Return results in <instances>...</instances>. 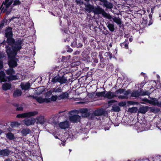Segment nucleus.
I'll return each mask as SVG.
<instances>
[{
  "label": "nucleus",
  "instance_id": "obj_1",
  "mask_svg": "<svg viewBox=\"0 0 161 161\" xmlns=\"http://www.w3.org/2000/svg\"><path fill=\"white\" fill-rule=\"evenodd\" d=\"M20 42L16 43L15 45L13 46V51H11V47L8 46H6V52L9 59L8 64L10 67H15L17 65V61L18 60L15 58L17 54V52L21 49Z\"/></svg>",
  "mask_w": 161,
  "mask_h": 161
},
{
  "label": "nucleus",
  "instance_id": "obj_2",
  "mask_svg": "<svg viewBox=\"0 0 161 161\" xmlns=\"http://www.w3.org/2000/svg\"><path fill=\"white\" fill-rule=\"evenodd\" d=\"M7 74L9 76L8 77L5 76V74L4 72L1 71L0 72V82L6 81L8 80H11L17 79L18 77L16 75H13L15 74V71L13 68L10 67L6 71Z\"/></svg>",
  "mask_w": 161,
  "mask_h": 161
},
{
  "label": "nucleus",
  "instance_id": "obj_3",
  "mask_svg": "<svg viewBox=\"0 0 161 161\" xmlns=\"http://www.w3.org/2000/svg\"><path fill=\"white\" fill-rule=\"evenodd\" d=\"M66 111L61 112L60 113L61 115L66 116V114H69V120L73 123H76L79 122L80 119V117L77 114H79L78 110H74L71 111L69 113L67 114Z\"/></svg>",
  "mask_w": 161,
  "mask_h": 161
},
{
  "label": "nucleus",
  "instance_id": "obj_4",
  "mask_svg": "<svg viewBox=\"0 0 161 161\" xmlns=\"http://www.w3.org/2000/svg\"><path fill=\"white\" fill-rule=\"evenodd\" d=\"M38 114L37 111H30L24 113L17 114V118H26L34 116Z\"/></svg>",
  "mask_w": 161,
  "mask_h": 161
},
{
  "label": "nucleus",
  "instance_id": "obj_5",
  "mask_svg": "<svg viewBox=\"0 0 161 161\" xmlns=\"http://www.w3.org/2000/svg\"><path fill=\"white\" fill-rule=\"evenodd\" d=\"M150 94V92L147 91H142L140 92L138 91H134L131 93V96L135 97H138L140 96L149 95Z\"/></svg>",
  "mask_w": 161,
  "mask_h": 161
},
{
  "label": "nucleus",
  "instance_id": "obj_6",
  "mask_svg": "<svg viewBox=\"0 0 161 161\" xmlns=\"http://www.w3.org/2000/svg\"><path fill=\"white\" fill-rule=\"evenodd\" d=\"M144 124H141L139 122L136 123L134 126V129L137 130V132L146 130L147 129L144 128Z\"/></svg>",
  "mask_w": 161,
  "mask_h": 161
},
{
  "label": "nucleus",
  "instance_id": "obj_7",
  "mask_svg": "<svg viewBox=\"0 0 161 161\" xmlns=\"http://www.w3.org/2000/svg\"><path fill=\"white\" fill-rule=\"evenodd\" d=\"M20 42L21 46L22 47V42L21 40H18L16 42L14 41V39L12 38V37H8L6 42L9 45L12 46V48H11V51H13V46L15 45L16 43L18 42Z\"/></svg>",
  "mask_w": 161,
  "mask_h": 161
},
{
  "label": "nucleus",
  "instance_id": "obj_8",
  "mask_svg": "<svg viewBox=\"0 0 161 161\" xmlns=\"http://www.w3.org/2000/svg\"><path fill=\"white\" fill-rule=\"evenodd\" d=\"M25 125L27 126L33 125L35 123V119L34 118L25 119L23 121Z\"/></svg>",
  "mask_w": 161,
  "mask_h": 161
},
{
  "label": "nucleus",
  "instance_id": "obj_9",
  "mask_svg": "<svg viewBox=\"0 0 161 161\" xmlns=\"http://www.w3.org/2000/svg\"><path fill=\"white\" fill-rule=\"evenodd\" d=\"M13 0H5V1L3 2V4L5 6V9L4 10V11H6L7 13H9L10 10L8 11V10L9 8V6L13 3Z\"/></svg>",
  "mask_w": 161,
  "mask_h": 161
},
{
  "label": "nucleus",
  "instance_id": "obj_10",
  "mask_svg": "<svg viewBox=\"0 0 161 161\" xmlns=\"http://www.w3.org/2000/svg\"><path fill=\"white\" fill-rule=\"evenodd\" d=\"M55 80L61 84H63L66 82L67 79L64 75L62 76H58L55 78Z\"/></svg>",
  "mask_w": 161,
  "mask_h": 161
},
{
  "label": "nucleus",
  "instance_id": "obj_11",
  "mask_svg": "<svg viewBox=\"0 0 161 161\" xmlns=\"http://www.w3.org/2000/svg\"><path fill=\"white\" fill-rule=\"evenodd\" d=\"M59 126L62 129H65L68 128L69 126V122L67 121H65L61 122L59 124Z\"/></svg>",
  "mask_w": 161,
  "mask_h": 161
},
{
  "label": "nucleus",
  "instance_id": "obj_12",
  "mask_svg": "<svg viewBox=\"0 0 161 161\" xmlns=\"http://www.w3.org/2000/svg\"><path fill=\"white\" fill-rule=\"evenodd\" d=\"M5 33L6 37H12V28L10 27L7 28L5 31Z\"/></svg>",
  "mask_w": 161,
  "mask_h": 161
},
{
  "label": "nucleus",
  "instance_id": "obj_13",
  "mask_svg": "<svg viewBox=\"0 0 161 161\" xmlns=\"http://www.w3.org/2000/svg\"><path fill=\"white\" fill-rule=\"evenodd\" d=\"M116 97L114 93L111 92H107L106 91L105 97L108 99H111L114 98Z\"/></svg>",
  "mask_w": 161,
  "mask_h": 161
},
{
  "label": "nucleus",
  "instance_id": "obj_14",
  "mask_svg": "<svg viewBox=\"0 0 161 161\" xmlns=\"http://www.w3.org/2000/svg\"><path fill=\"white\" fill-rule=\"evenodd\" d=\"M35 119V120H36V123L37 124H43L44 121V117L43 116L41 115L37 117Z\"/></svg>",
  "mask_w": 161,
  "mask_h": 161
},
{
  "label": "nucleus",
  "instance_id": "obj_15",
  "mask_svg": "<svg viewBox=\"0 0 161 161\" xmlns=\"http://www.w3.org/2000/svg\"><path fill=\"white\" fill-rule=\"evenodd\" d=\"M36 99L39 103H42L44 102L48 103L49 101V100H50V99H47V98H43L41 97H37Z\"/></svg>",
  "mask_w": 161,
  "mask_h": 161
},
{
  "label": "nucleus",
  "instance_id": "obj_16",
  "mask_svg": "<svg viewBox=\"0 0 161 161\" xmlns=\"http://www.w3.org/2000/svg\"><path fill=\"white\" fill-rule=\"evenodd\" d=\"M9 152L7 149L0 150V156H7L9 154Z\"/></svg>",
  "mask_w": 161,
  "mask_h": 161
},
{
  "label": "nucleus",
  "instance_id": "obj_17",
  "mask_svg": "<svg viewBox=\"0 0 161 161\" xmlns=\"http://www.w3.org/2000/svg\"><path fill=\"white\" fill-rule=\"evenodd\" d=\"M79 113H82L81 116L83 117H87L88 116V110L87 108H82L78 110Z\"/></svg>",
  "mask_w": 161,
  "mask_h": 161
},
{
  "label": "nucleus",
  "instance_id": "obj_18",
  "mask_svg": "<svg viewBox=\"0 0 161 161\" xmlns=\"http://www.w3.org/2000/svg\"><path fill=\"white\" fill-rule=\"evenodd\" d=\"M20 86L22 90H27L30 86V84L29 83H21Z\"/></svg>",
  "mask_w": 161,
  "mask_h": 161
},
{
  "label": "nucleus",
  "instance_id": "obj_19",
  "mask_svg": "<svg viewBox=\"0 0 161 161\" xmlns=\"http://www.w3.org/2000/svg\"><path fill=\"white\" fill-rule=\"evenodd\" d=\"M152 105L154 106H157L158 107H161V102L159 101L156 98H153V100Z\"/></svg>",
  "mask_w": 161,
  "mask_h": 161
},
{
  "label": "nucleus",
  "instance_id": "obj_20",
  "mask_svg": "<svg viewBox=\"0 0 161 161\" xmlns=\"http://www.w3.org/2000/svg\"><path fill=\"white\" fill-rule=\"evenodd\" d=\"M11 86L10 84L6 83L4 84L2 86V88L4 90L6 91L10 89Z\"/></svg>",
  "mask_w": 161,
  "mask_h": 161
},
{
  "label": "nucleus",
  "instance_id": "obj_21",
  "mask_svg": "<svg viewBox=\"0 0 161 161\" xmlns=\"http://www.w3.org/2000/svg\"><path fill=\"white\" fill-rule=\"evenodd\" d=\"M148 108V107L147 106L142 107H140L139 109V113L142 114H145L147 111Z\"/></svg>",
  "mask_w": 161,
  "mask_h": 161
},
{
  "label": "nucleus",
  "instance_id": "obj_22",
  "mask_svg": "<svg viewBox=\"0 0 161 161\" xmlns=\"http://www.w3.org/2000/svg\"><path fill=\"white\" fill-rule=\"evenodd\" d=\"M31 132V130L28 128L24 129L21 131L22 134L23 136H26L29 134Z\"/></svg>",
  "mask_w": 161,
  "mask_h": 161
},
{
  "label": "nucleus",
  "instance_id": "obj_23",
  "mask_svg": "<svg viewBox=\"0 0 161 161\" xmlns=\"http://www.w3.org/2000/svg\"><path fill=\"white\" fill-rule=\"evenodd\" d=\"M103 10L102 8H94L93 11L95 14H99L102 13Z\"/></svg>",
  "mask_w": 161,
  "mask_h": 161
},
{
  "label": "nucleus",
  "instance_id": "obj_24",
  "mask_svg": "<svg viewBox=\"0 0 161 161\" xmlns=\"http://www.w3.org/2000/svg\"><path fill=\"white\" fill-rule=\"evenodd\" d=\"M22 94L21 91L19 90H15L13 94V96L14 97H16L20 96Z\"/></svg>",
  "mask_w": 161,
  "mask_h": 161
},
{
  "label": "nucleus",
  "instance_id": "obj_25",
  "mask_svg": "<svg viewBox=\"0 0 161 161\" xmlns=\"http://www.w3.org/2000/svg\"><path fill=\"white\" fill-rule=\"evenodd\" d=\"M86 10L88 12H90L92 11H93L94 9L93 6L89 5H87L86 6Z\"/></svg>",
  "mask_w": 161,
  "mask_h": 161
},
{
  "label": "nucleus",
  "instance_id": "obj_26",
  "mask_svg": "<svg viewBox=\"0 0 161 161\" xmlns=\"http://www.w3.org/2000/svg\"><path fill=\"white\" fill-rule=\"evenodd\" d=\"M147 21L146 19L143 18V20L141 24V26L145 27L147 26Z\"/></svg>",
  "mask_w": 161,
  "mask_h": 161
},
{
  "label": "nucleus",
  "instance_id": "obj_27",
  "mask_svg": "<svg viewBox=\"0 0 161 161\" xmlns=\"http://www.w3.org/2000/svg\"><path fill=\"white\" fill-rule=\"evenodd\" d=\"M113 20L118 25H121L122 22L120 19L118 18L115 17L113 19Z\"/></svg>",
  "mask_w": 161,
  "mask_h": 161
},
{
  "label": "nucleus",
  "instance_id": "obj_28",
  "mask_svg": "<svg viewBox=\"0 0 161 161\" xmlns=\"http://www.w3.org/2000/svg\"><path fill=\"white\" fill-rule=\"evenodd\" d=\"M103 16L108 19H110L111 18V16L109 14L106 13L104 10H103L102 13H101Z\"/></svg>",
  "mask_w": 161,
  "mask_h": 161
},
{
  "label": "nucleus",
  "instance_id": "obj_29",
  "mask_svg": "<svg viewBox=\"0 0 161 161\" xmlns=\"http://www.w3.org/2000/svg\"><path fill=\"white\" fill-rule=\"evenodd\" d=\"M127 41V39H125V41L124 42L121 43L120 44V46L122 47L125 48L126 49H128V43L126 42Z\"/></svg>",
  "mask_w": 161,
  "mask_h": 161
},
{
  "label": "nucleus",
  "instance_id": "obj_30",
  "mask_svg": "<svg viewBox=\"0 0 161 161\" xmlns=\"http://www.w3.org/2000/svg\"><path fill=\"white\" fill-rule=\"evenodd\" d=\"M6 135L7 138L9 140L14 139V135L10 132L6 134Z\"/></svg>",
  "mask_w": 161,
  "mask_h": 161
},
{
  "label": "nucleus",
  "instance_id": "obj_31",
  "mask_svg": "<svg viewBox=\"0 0 161 161\" xmlns=\"http://www.w3.org/2000/svg\"><path fill=\"white\" fill-rule=\"evenodd\" d=\"M103 5L106 8L109 9H111L113 7V5L107 1H106L105 3H103Z\"/></svg>",
  "mask_w": 161,
  "mask_h": 161
},
{
  "label": "nucleus",
  "instance_id": "obj_32",
  "mask_svg": "<svg viewBox=\"0 0 161 161\" xmlns=\"http://www.w3.org/2000/svg\"><path fill=\"white\" fill-rule=\"evenodd\" d=\"M94 114L96 116H100L103 114V111L101 109H98L95 111Z\"/></svg>",
  "mask_w": 161,
  "mask_h": 161
},
{
  "label": "nucleus",
  "instance_id": "obj_33",
  "mask_svg": "<svg viewBox=\"0 0 161 161\" xmlns=\"http://www.w3.org/2000/svg\"><path fill=\"white\" fill-rule=\"evenodd\" d=\"M68 96V94L67 93H63L59 96L58 98L59 99H64L67 97Z\"/></svg>",
  "mask_w": 161,
  "mask_h": 161
},
{
  "label": "nucleus",
  "instance_id": "obj_34",
  "mask_svg": "<svg viewBox=\"0 0 161 161\" xmlns=\"http://www.w3.org/2000/svg\"><path fill=\"white\" fill-rule=\"evenodd\" d=\"M107 27L111 31H113L114 30V26L112 24H108L107 25Z\"/></svg>",
  "mask_w": 161,
  "mask_h": 161
},
{
  "label": "nucleus",
  "instance_id": "obj_35",
  "mask_svg": "<svg viewBox=\"0 0 161 161\" xmlns=\"http://www.w3.org/2000/svg\"><path fill=\"white\" fill-rule=\"evenodd\" d=\"M106 91L101 92H97L96 93V95L98 97H105Z\"/></svg>",
  "mask_w": 161,
  "mask_h": 161
},
{
  "label": "nucleus",
  "instance_id": "obj_36",
  "mask_svg": "<svg viewBox=\"0 0 161 161\" xmlns=\"http://www.w3.org/2000/svg\"><path fill=\"white\" fill-rule=\"evenodd\" d=\"M137 107H133L129 108L128 111L131 113H136L137 111Z\"/></svg>",
  "mask_w": 161,
  "mask_h": 161
},
{
  "label": "nucleus",
  "instance_id": "obj_37",
  "mask_svg": "<svg viewBox=\"0 0 161 161\" xmlns=\"http://www.w3.org/2000/svg\"><path fill=\"white\" fill-rule=\"evenodd\" d=\"M153 98H152L150 100H148L146 98H144L142 99V101L145 102L146 103H148L150 104H152L153 100Z\"/></svg>",
  "mask_w": 161,
  "mask_h": 161
},
{
  "label": "nucleus",
  "instance_id": "obj_38",
  "mask_svg": "<svg viewBox=\"0 0 161 161\" xmlns=\"http://www.w3.org/2000/svg\"><path fill=\"white\" fill-rule=\"evenodd\" d=\"M52 92H60L62 91L61 87H59L58 88H54L52 89Z\"/></svg>",
  "mask_w": 161,
  "mask_h": 161
},
{
  "label": "nucleus",
  "instance_id": "obj_39",
  "mask_svg": "<svg viewBox=\"0 0 161 161\" xmlns=\"http://www.w3.org/2000/svg\"><path fill=\"white\" fill-rule=\"evenodd\" d=\"M14 105L17 107L16 110L17 111H22L23 109V108L22 106H19V104H14Z\"/></svg>",
  "mask_w": 161,
  "mask_h": 161
},
{
  "label": "nucleus",
  "instance_id": "obj_40",
  "mask_svg": "<svg viewBox=\"0 0 161 161\" xmlns=\"http://www.w3.org/2000/svg\"><path fill=\"white\" fill-rule=\"evenodd\" d=\"M47 99H50L49 101L48 102V103L51 102L52 101H56L58 98V97L57 96H53L51 97V98H47Z\"/></svg>",
  "mask_w": 161,
  "mask_h": 161
},
{
  "label": "nucleus",
  "instance_id": "obj_41",
  "mask_svg": "<svg viewBox=\"0 0 161 161\" xmlns=\"http://www.w3.org/2000/svg\"><path fill=\"white\" fill-rule=\"evenodd\" d=\"M105 56L108 57L110 59H111L113 57V55L110 52H106L105 53Z\"/></svg>",
  "mask_w": 161,
  "mask_h": 161
},
{
  "label": "nucleus",
  "instance_id": "obj_42",
  "mask_svg": "<svg viewBox=\"0 0 161 161\" xmlns=\"http://www.w3.org/2000/svg\"><path fill=\"white\" fill-rule=\"evenodd\" d=\"M112 110L114 112H118L120 110V108L118 106H114L112 107Z\"/></svg>",
  "mask_w": 161,
  "mask_h": 161
},
{
  "label": "nucleus",
  "instance_id": "obj_43",
  "mask_svg": "<svg viewBox=\"0 0 161 161\" xmlns=\"http://www.w3.org/2000/svg\"><path fill=\"white\" fill-rule=\"evenodd\" d=\"M124 89H120L116 91L115 94H121L123 93L124 92Z\"/></svg>",
  "mask_w": 161,
  "mask_h": 161
},
{
  "label": "nucleus",
  "instance_id": "obj_44",
  "mask_svg": "<svg viewBox=\"0 0 161 161\" xmlns=\"http://www.w3.org/2000/svg\"><path fill=\"white\" fill-rule=\"evenodd\" d=\"M130 93V91L129 90H128L127 91H125L124 90V92L123 93V94L125 96H126V99H127L128 98V95Z\"/></svg>",
  "mask_w": 161,
  "mask_h": 161
},
{
  "label": "nucleus",
  "instance_id": "obj_45",
  "mask_svg": "<svg viewBox=\"0 0 161 161\" xmlns=\"http://www.w3.org/2000/svg\"><path fill=\"white\" fill-rule=\"evenodd\" d=\"M21 2L19 0H15L14 2V5H20L21 4Z\"/></svg>",
  "mask_w": 161,
  "mask_h": 161
},
{
  "label": "nucleus",
  "instance_id": "obj_46",
  "mask_svg": "<svg viewBox=\"0 0 161 161\" xmlns=\"http://www.w3.org/2000/svg\"><path fill=\"white\" fill-rule=\"evenodd\" d=\"M126 105V103L125 102H122L118 103L119 106L120 107H123Z\"/></svg>",
  "mask_w": 161,
  "mask_h": 161
},
{
  "label": "nucleus",
  "instance_id": "obj_47",
  "mask_svg": "<svg viewBox=\"0 0 161 161\" xmlns=\"http://www.w3.org/2000/svg\"><path fill=\"white\" fill-rule=\"evenodd\" d=\"M17 122H12L10 124V126L12 127H13L14 126H15L16 125L18 124Z\"/></svg>",
  "mask_w": 161,
  "mask_h": 161
},
{
  "label": "nucleus",
  "instance_id": "obj_48",
  "mask_svg": "<svg viewBox=\"0 0 161 161\" xmlns=\"http://www.w3.org/2000/svg\"><path fill=\"white\" fill-rule=\"evenodd\" d=\"M5 54L3 52L0 51V58H3L5 56Z\"/></svg>",
  "mask_w": 161,
  "mask_h": 161
},
{
  "label": "nucleus",
  "instance_id": "obj_49",
  "mask_svg": "<svg viewBox=\"0 0 161 161\" xmlns=\"http://www.w3.org/2000/svg\"><path fill=\"white\" fill-rule=\"evenodd\" d=\"M118 97L119 99H126V96H125L124 95H120L118 96Z\"/></svg>",
  "mask_w": 161,
  "mask_h": 161
},
{
  "label": "nucleus",
  "instance_id": "obj_50",
  "mask_svg": "<svg viewBox=\"0 0 161 161\" xmlns=\"http://www.w3.org/2000/svg\"><path fill=\"white\" fill-rule=\"evenodd\" d=\"M76 46L78 48H81L82 46V44L81 43H76Z\"/></svg>",
  "mask_w": 161,
  "mask_h": 161
},
{
  "label": "nucleus",
  "instance_id": "obj_51",
  "mask_svg": "<svg viewBox=\"0 0 161 161\" xmlns=\"http://www.w3.org/2000/svg\"><path fill=\"white\" fill-rule=\"evenodd\" d=\"M103 52L102 51H100L99 52L98 57L100 58H103Z\"/></svg>",
  "mask_w": 161,
  "mask_h": 161
},
{
  "label": "nucleus",
  "instance_id": "obj_52",
  "mask_svg": "<svg viewBox=\"0 0 161 161\" xmlns=\"http://www.w3.org/2000/svg\"><path fill=\"white\" fill-rule=\"evenodd\" d=\"M79 64H80V62L79 61L74 62V63H73L72 64V66H74L75 65H79Z\"/></svg>",
  "mask_w": 161,
  "mask_h": 161
},
{
  "label": "nucleus",
  "instance_id": "obj_53",
  "mask_svg": "<svg viewBox=\"0 0 161 161\" xmlns=\"http://www.w3.org/2000/svg\"><path fill=\"white\" fill-rule=\"evenodd\" d=\"M92 61L93 62L96 63H97L98 62V59L96 58H93L92 60Z\"/></svg>",
  "mask_w": 161,
  "mask_h": 161
},
{
  "label": "nucleus",
  "instance_id": "obj_54",
  "mask_svg": "<svg viewBox=\"0 0 161 161\" xmlns=\"http://www.w3.org/2000/svg\"><path fill=\"white\" fill-rule=\"evenodd\" d=\"M153 20L152 19H150L149 23L148 24V26H149L152 24L153 23Z\"/></svg>",
  "mask_w": 161,
  "mask_h": 161
},
{
  "label": "nucleus",
  "instance_id": "obj_55",
  "mask_svg": "<svg viewBox=\"0 0 161 161\" xmlns=\"http://www.w3.org/2000/svg\"><path fill=\"white\" fill-rule=\"evenodd\" d=\"M3 67V63L2 61L0 60V69L2 68Z\"/></svg>",
  "mask_w": 161,
  "mask_h": 161
},
{
  "label": "nucleus",
  "instance_id": "obj_56",
  "mask_svg": "<svg viewBox=\"0 0 161 161\" xmlns=\"http://www.w3.org/2000/svg\"><path fill=\"white\" fill-rule=\"evenodd\" d=\"M116 102V101L113 100H110V101H108V103L109 104L110 103H114Z\"/></svg>",
  "mask_w": 161,
  "mask_h": 161
},
{
  "label": "nucleus",
  "instance_id": "obj_57",
  "mask_svg": "<svg viewBox=\"0 0 161 161\" xmlns=\"http://www.w3.org/2000/svg\"><path fill=\"white\" fill-rule=\"evenodd\" d=\"M128 103L130 105H134L135 104V102L132 101H129L128 102Z\"/></svg>",
  "mask_w": 161,
  "mask_h": 161
},
{
  "label": "nucleus",
  "instance_id": "obj_58",
  "mask_svg": "<svg viewBox=\"0 0 161 161\" xmlns=\"http://www.w3.org/2000/svg\"><path fill=\"white\" fill-rule=\"evenodd\" d=\"M14 19H19V18H18L16 17H13L10 19V21H11L13 20Z\"/></svg>",
  "mask_w": 161,
  "mask_h": 161
},
{
  "label": "nucleus",
  "instance_id": "obj_59",
  "mask_svg": "<svg viewBox=\"0 0 161 161\" xmlns=\"http://www.w3.org/2000/svg\"><path fill=\"white\" fill-rule=\"evenodd\" d=\"M80 53V52L79 51H76L74 52V55H78Z\"/></svg>",
  "mask_w": 161,
  "mask_h": 161
},
{
  "label": "nucleus",
  "instance_id": "obj_60",
  "mask_svg": "<svg viewBox=\"0 0 161 161\" xmlns=\"http://www.w3.org/2000/svg\"><path fill=\"white\" fill-rule=\"evenodd\" d=\"M100 62H101L102 63H103L104 62V59L103 58H100Z\"/></svg>",
  "mask_w": 161,
  "mask_h": 161
},
{
  "label": "nucleus",
  "instance_id": "obj_61",
  "mask_svg": "<svg viewBox=\"0 0 161 161\" xmlns=\"http://www.w3.org/2000/svg\"><path fill=\"white\" fill-rule=\"evenodd\" d=\"M4 24L3 23H2L1 24H0V29L2 28L4 26Z\"/></svg>",
  "mask_w": 161,
  "mask_h": 161
},
{
  "label": "nucleus",
  "instance_id": "obj_62",
  "mask_svg": "<svg viewBox=\"0 0 161 161\" xmlns=\"http://www.w3.org/2000/svg\"><path fill=\"white\" fill-rule=\"evenodd\" d=\"M155 7H153L151 8V13H153V11Z\"/></svg>",
  "mask_w": 161,
  "mask_h": 161
},
{
  "label": "nucleus",
  "instance_id": "obj_63",
  "mask_svg": "<svg viewBox=\"0 0 161 161\" xmlns=\"http://www.w3.org/2000/svg\"><path fill=\"white\" fill-rule=\"evenodd\" d=\"M73 134H70L69 135V137L70 138H73Z\"/></svg>",
  "mask_w": 161,
  "mask_h": 161
},
{
  "label": "nucleus",
  "instance_id": "obj_64",
  "mask_svg": "<svg viewBox=\"0 0 161 161\" xmlns=\"http://www.w3.org/2000/svg\"><path fill=\"white\" fill-rule=\"evenodd\" d=\"M149 17L150 19H152V16L151 14H150L149 15Z\"/></svg>",
  "mask_w": 161,
  "mask_h": 161
}]
</instances>
